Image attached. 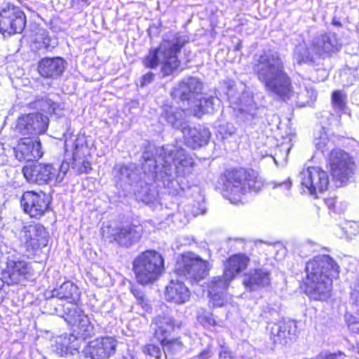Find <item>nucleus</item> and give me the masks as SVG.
Returning a JSON list of instances; mask_svg holds the SVG:
<instances>
[{
  "label": "nucleus",
  "instance_id": "8fccbe9b",
  "mask_svg": "<svg viewBox=\"0 0 359 359\" xmlns=\"http://www.w3.org/2000/svg\"><path fill=\"white\" fill-rule=\"evenodd\" d=\"M154 76L155 75L152 72L145 74L142 78L141 86H144L150 83L154 80Z\"/></svg>",
  "mask_w": 359,
  "mask_h": 359
},
{
  "label": "nucleus",
  "instance_id": "79ce46f5",
  "mask_svg": "<svg viewBox=\"0 0 359 359\" xmlns=\"http://www.w3.org/2000/svg\"><path fill=\"white\" fill-rule=\"evenodd\" d=\"M332 103L337 112H343L346 108V97L341 91L336 90L332 95Z\"/></svg>",
  "mask_w": 359,
  "mask_h": 359
},
{
  "label": "nucleus",
  "instance_id": "39448f33",
  "mask_svg": "<svg viewBox=\"0 0 359 359\" xmlns=\"http://www.w3.org/2000/svg\"><path fill=\"white\" fill-rule=\"evenodd\" d=\"M133 267L137 283L147 285L159 278L164 269V259L159 252L146 250L135 259Z\"/></svg>",
  "mask_w": 359,
  "mask_h": 359
},
{
  "label": "nucleus",
  "instance_id": "6ab92c4d",
  "mask_svg": "<svg viewBox=\"0 0 359 359\" xmlns=\"http://www.w3.org/2000/svg\"><path fill=\"white\" fill-rule=\"evenodd\" d=\"M16 159L19 161H36L43 156L41 144L38 137H23L13 147Z\"/></svg>",
  "mask_w": 359,
  "mask_h": 359
},
{
  "label": "nucleus",
  "instance_id": "a878e982",
  "mask_svg": "<svg viewBox=\"0 0 359 359\" xmlns=\"http://www.w3.org/2000/svg\"><path fill=\"white\" fill-rule=\"evenodd\" d=\"M250 259L244 254L231 256L225 263L224 273L220 277L230 283L236 275L247 268Z\"/></svg>",
  "mask_w": 359,
  "mask_h": 359
},
{
  "label": "nucleus",
  "instance_id": "ea45409f",
  "mask_svg": "<svg viewBox=\"0 0 359 359\" xmlns=\"http://www.w3.org/2000/svg\"><path fill=\"white\" fill-rule=\"evenodd\" d=\"M199 104L198 107L199 110L203 114H210L212 113L216 106L219 104V100L217 97L210 96L206 98L199 99Z\"/></svg>",
  "mask_w": 359,
  "mask_h": 359
},
{
  "label": "nucleus",
  "instance_id": "58836bf2",
  "mask_svg": "<svg viewBox=\"0 0 359 359\" xmlns=\"http://www.w3.org/2000/svg\"><path fill=\"white\" fill-rule=\"evenodd\" d=\"M161 172L165 175L163 177V183L164 187L168 189L169 194H177L180 184L178 182L174 179L173 173L175 172L173 171L165 170V168H162Z\"/></svg>",
  "mask_w": 359,
  "mask_h": 359
},
{
  "label": "nucleus",
  "instance_id": "bb28decb",
  "mask_svg": "<svg viewBox=\"0 0 359 359\" xmlns=\"http://www.w3.org/2000/svg\"><path fill=\"white\" fill-rule=\"evenodd\" d=\"M229 283L220 276L214 277L209 285L210 302L213 306H222L227 302L226 290Z\"/></svg>",
  "mask_w": 359,
  "mask_h": 359
},
{
  "label": "nucleus",
  "instance_id": "338daca9",
  "mask_svg": "<svg viewBox=\"0 0 359 359\" xmlns=\"http://www.w3.org/2000/svg\"><path fill=\"white\" fill-rule=\"evenodd\" d=\"M3 284H4V281L1 278H0V290L1 289V287L3 286Z\"/></svg>",
  "mask_w": 359,
  "mask_h": 359
},
{
  "label": "nucleus",
  "instance_id": "de8ad7c7",
  "mask_svg": "<svg viewBox=\"0 0 359 359\" xmlns=\"http://www.w3.org/2000/svg\"><path fill=\"white\" fill-rule=\"evenodd\" d=\"M131 293L136 299V302L146 297L144 291L136 286H133L130 289Z\"/></svg>",
  "mask_w": 359,
  "mask_h": 359
},
{
  "label": "nucleus",
  "instance_id": "9d476101",
  "mask_svg": "<svg viewBox=\"0 0 359 359\" xmlns=\"http://www.w3.org/2000/svg\"><path fill=\"white\" fill-rule=\"evenodd\" d=\"M26 22L25 14L20 7L8 4L0 12V32L4 35L20 34Z\"/></svg>",
  "mask_w": 359,
  "mask_h": 359
},
{
  "label": "nucleus",
  "instance_id": "ddd939ff",
  "mask_svg": "<svg viewBox=\"0 0 359 359\" xmlns=\"http://www.w3.org/2000/svg\"><path fill=\"white\" fill-rule=\"evenodd\" d=\"M50 203V196L43 191H26L20 199V205L24 212L34 218L42 217L48 210Z\"/></svg>",
  "mask_w": 359,
  "mask_h": 359
},
{
  "label": "nucleus",
  "instance_id": "f704fd0d",
  "mask_svg": "<svg viewBox=\"0 0 359 359\" xmlns=\"http://www.w3.org/2000/svg\"><path fill=\"white\" fill-rule=\"evenodd\" d=\"M316 55L311 50V46L308 48L305 45L300 44L295 47L294 51V60L299 65L313 63L315 61Z\"/></svg>",
  "mask_w": 359,
  "mask_h": 359
},
{
  "label": "nucleus",
  "instance_id": "f3484780",
  "mask_svg": "<svg viewBox=\"0 0 359 359\" xmlns=\"http://www.w3.org/2000/svg\"><path fill=\"white\" fill-rule=\"evenodd\" d=\"M117 341L111 337L97 338L88 343L83 352L86 358L106 359L116 352Z\"/></svg>",
  "mask_w": 359,
  "mask_h": 359
},
{
  "label": "nucleus",
  "instance_id": "f8f14e48",
  "mask_svg": "<svg viewBox=\"0 0 359 359\" xmlns=\"http://www.w3.org/2000/svg\"><path fill=\"white\" fill-rule=\"evenodd\" d=\"M300 183L304 192L316 195L327 189L328 175L318 167H309L299 174Z\"/></svg>",
  "mask_w": 359,
  "mask_h": 359
},
{
  "label": "nucleus",
  "instance_id": "49530a36",
  "mask_svg": "<svg viewBox=\"0 0 359 359\" xmlns=\"http://www.w3.org/2000/svg\"><path fill=\"white\" fill-rule=\"evenodd\" d=\"M69 168V163L62 162L60 165L55 166V169L56 170L55 177H57V183L61 182L67 172Z\"/></svg>",
  "mask_w": 359,
  "mask_h": 359
},
{
  "label": "nucleus",
  "instance_id": "052dcab7",
  "mask_svg": "<svg viewBox=\"0 0 359 359\" xmlns=\"http://www.w3.org/2000/svg\"><path fill=\"white\" fill-rule=\"evenodd\" d=\"M152 199V197H150L149 196H146L144 198H141V200L146 202H150Z\"/></svg>",
  "mask_w": 359,
  "mask_h": 359
},
{
  "label": "nucleus",
  "instance_id": "e2e57ef3",
  "mask_svg": "<svg viewBox=\"0 0 359 359\" xmlns=\"http://www.w3.org/2000/svg\"><path fill=\"white\" fill-rule=\"evenodd\" d=\"M148 190L149 188L147 186H145V187L142 189V195H145Z\"/></svg>",
  "mask_w": 359,
  "mask_h": 359
},
{
  "label": "nucleus",
  "instance_id": "f257e3e1",
  "mask_svg": "<svg viewBox=\"0 0 359 359\" xmlns=\"http://www.w3.org/2000/svg\"><path fill=\"white\" fill-rule=\"evenodd\" d=\"M253 71L266 90L283 100H292L297 106L310 105L317 98V92L311 85L299 87V91L292 90L291 80L285 71L283 56L276 50H264L254 59Z\"/></svg>",
  "mask_w": 359,
  "mask_h": 359
},
{
  "label": "nucleus",
  "instance_id": "69168bd1",
  "mask_svg": "<svg viewBox=\"0 0 359 359\" xmlns=\"http://www.w3.org/2000/svg\"><path fill=\"white\" fill-rule=\"evenodd\" d=\"M252 110V109H250V110H249V112L250 113L251 116H252V117H254V116H255V113L254 111H251ZM253 110H254V111H255V110H256V109H254Z\"/></svg>",
  "mask_w": 359,
  "mask_h": 359
},
{
  "label": "nucleus",
  "instance_id": "b1692460",
  "mask_svg": "<svg viewBox=\"0 0 359 359\" xmlns=\"http://www.w3.org/2000/svg\"><path fill=\"white\" fill-rule=\"evenodd\" d=\"M161 118L165 121L173 128L186 133L189 116L184 110L172 107H165L161 114Z\"/></svg>",
  "mask_w": 359,
  "mask_h": 359
},
{
  "label": "nucleus",
  "instance_id": "e433bc0d",
  "mask_svg": "<svg viewBox=\"0 0 359 359\" xmlns=\"http://www.w3.org/2000/svg\"><path fill=\"white\" fill-rule=\"evenodd\" d=\"M163 346L165 358L168 356L172 357L180 353L184 348L182 342L179 339H167L159 341Z\"/></svg>",
  "mask_w": 359,
  "mask_h": 359
},
{
  "label": "nucleus",
  "instance_id": "09e8293b",
  "mask_svg": "<svg viewBox=\"0 0 359 359\" xmlns=\"http://www.w3.org/2000/svg\"><path fill=\"white\" fill-rule=\"evenodd\" d=\"M137 305L140 306L142 309V310L145 312L149 313V312L151 311V306L149 301L147 298V297L142 299L141 300L137 301Z\"/></svg>",
  "mask_w": 359,
  "mask_h": 359
},
{
  "label": "nucleus",
  "instance_id": "864d4df0",
  "mask_svg": "<svg viewBox=\"0 0 359 359\" xmlns=\"http://www.w3.org/2000/svg\"><path fill=\"white\" fill-rule=\"evenodd\" d=\"M348 329L355 333L359 332V322L353 321L351 322L350 320L348 321Z\"/></svg>",
  "mask_w": 359,
  "mask_h": 359
},
{
  "label": "nucleus",
  "instance_id": "6e6d98bb",
  "mask_svg": "<svg viewBox=\"0 0 359 359\" xmlns=\"http://www.w3.org/2000/svg\"><path fill=\"white\" fill-rule=\"evenodd\" d=\"M220 358H233L232 353L227 351L224 350L219 353Z\"/></svg>",
  "mask_w": 359,
  "mask_h": 359
},
{
  "label": "nucleus",
  "instance_id": "2eb2a0df",
  "mask_svg": "<svg viewBox=\"0 0 359 359\" xmlns=\"http://www.w3.org/2000/svg\"><path fill=\"white\" fill-rule=\"evenodd\" d=\"M22 172L27 180L31 183L39 185L57 183L56 170L51 163H36L26 165L22 168Z\"/></svg>",
  "mask_w": 359,
  "mask_h": 359
},
{
  "label": "nucleus",
  "instance_id": "cd10ccee",
  "mask_svg": "<svg viewBox=\"0 0 359 359\" xmlns=\"http://www.w3.org/2000/svg\"><path fill=\"white\" fill-rule=\"evenodd\" d=\"M187 146L197 149L207 144L210 137L208 129L199 126L197 128H190L189 125L186 129V133H183Z\"/></svg>",
  "mask_w": 359,
  "mask_h": 359
},
{
  "label": "nucleus",
  "instance_id": "a211bd4d",
  "mask_svg": "<svg viewBox=\"0 0 359 359\" xmlns=\"http://www.w3.org/2000/svg\"><path fill=\"white\" fill-rule=\"evenodd\" d=\"M203 86V83L196 77L184 78L170 95L175 100L194 102L201 96Z\"/></svg>",
  "mask_w": 359,
  "mask_h": 359
},
{
  "label": "nucleus",
  "instance_id": "72a5a7b5",
  "mask_svg": "<svg viewBox=\"0 0 359 359\" xmlns=\"http://www.w3.org/2000/svg\"><path fill=\"white\" fill-rule=\"evenodd\" d=\"M118 173L121 181L130 185L140 183V186L142 187V182L140 181L139 170L134 165L121 166Z\"/></svg>",
  "mask_w": 359,
  "mask_h": 359
},
{
  "label": "nucleus",
  "instance_id": "c03bdc74",
  "mask_svg": "<svg viewBox=\"0 0 359 359\" xmlns=\"http://www.w3.org/2000/svg\"><path fill=\"white\" fill-rule=\"evenodd\" d=\"M142 351L144 354L154 357L155 359H161V350L160 347L154 344H148L142 348Z\"/></svg>",
  "mask_w": 359,
  "mask_h": 359
},
{
  "label": "nucleus",
  "instance_id": "aec40b11",
  "mask_svg": "<svg viewBox=\"0 0 359 359\" xmlns=\"http://www.w3.org/2000/svg\"><path fill=\"white\" fill-rule=\"evenodd\" d=\"M341 45L335 34L328 33L317 36L311 43V50L316 57H327L338 51Z\"/></svg>",
  "mask_w": 359,
  "mask_h": 359
},
{
  "label": "nucleus",
  "instance_id": "dca6fc26",
  "mask_svg": "<svg viewBox=\"0 0 359 359\" xmlns=\"http://www.w3.org/2000/svg\"><path fill=\"white\" fill-rule=\"evenodd\" d=\"M142 227L133 224H123L116 228H109L107 237L110 242L130 247L140 241L142 237Z\"/></svg>",
  "mask_w": 359,
  "mask_h": 359
},
{
  "label": "nucleus",
  "instance_id": "5fc2aeb1",
  "mask_svg": "<svg viewBox=\"0 0 359 359\" xmlns=\"http://www.w3.org/2000/svg\"><path fill=\"white\" fill-rule=\"evenodd\" d=\"M267 309L269 310L268 311H264L263 313L262 314V316L266 319H269V316H273L277 313L276 311L273 309L267 307Z\"/></svg>",
  "mask_w": 359,
  "mask_h": 359
},
{
  "label": "nucleus",
  "instance_id": "9b49d317",
  "mask_svg": "<svg viewBox=\"0 0 359 359\" xmlns=\"http://www.w3.org/2000/svg\"><path fill=\"white\" fill-rule=\"evenodd\" d=\"M8 285L18 284L34 276L30 263L22 257L12 255L7 257L6 268L3 273Z\"/></svg>",
  "mask_w": 359,
  "mask_h": 359
},
{
  "label": "nucleus",
  "instance_id": "c9c22d12",
  "mask_svg": "<svg viewBox=\"0 0 359 359\" xmlns=\"http://www.w3.org/2000/svg\"><path fill=\"white\" fill-rule=\"evenodd\" d=\"M313 143L316 149L323 154L330 151V149L332 151L334 147L333 142L328 137L324 128H320L315 133Z\"/></svg>",
  "mask_w": 359,
  "mask_h": 359
},
{
  "label": "nucleus",
  "instance_id": "6e6552de",
  "mask_svg": "<svg viewBox=\"0 0 359 359\" xmlns=\"http://www.w3.org/2000/svg\"><path fill=\"white\" fill-rule=\"evenodd\" d=\"M211 267L212 265L208 261L193 252H188L183 255L177 262L175 271L180 276L198 282L208 275Z\"/></svg>",
  "mask_w": 359,
  "mask_h": 359
},
{
  "label": "nucleus",
  "instance_id": "774afa93",
  "mask_svg": "<svg viewBox=\"0 0 359 359\" xmlns=\"http://www.w3.org/2000/svg\"><path fill=\"white\" fill-rule=\"evenodd\" d=\"M80 149H81V150H83V149H84V150H87V147L86 146V147H83V146H81Z\"/></svg>",
  "mask_w": 359,
  "mask_h": 359
},
{
  "label": "nucleus",
  "instance_id": "423d86ee",
  "mask_svg": "<svg viewBox=\"0 0 359 359\" xmlns=\"http://www.w3.org/2000/svg\"><path fill=\"white\" fill-rule=\"evenodd\" d=\"M327 155L330 172L335 186L339 187L345 185L352 177L355 169L353 158L340 149H332Z\"/></svg>",
  "mask_w": 359,
  "mask_h": 359
},
{
  "label": "nucleus",
  "instance_id": "4c0bfd02",
  "mask_svg": "<svg viewBox=\"0 0 359 359\" xmlns=\"http://www.w3.org/2000/svg\"><path fill=\"white\" fill-rule=\"evenodd\" d=\"M79 150L78 144H76L73 153L72 168L79 174L88 173L92 169L91 163L87 158L79 157Z\"/></svg>",
  "mask_w": 359,
  "mask_h": 359
},
{
  "label": "nucleus",
  "instance_id": "412c9836",
  "mask_svg": "<svg viewBox=\"0 0 359 359\" xmlns=\"http://www.w3.org/2000/svg\"><path fill=\"white\" fill-rule=\"evenodd\" d=\"M155 327L154 335L158 341H163L170 336L175 328H180L182 325L180 321L176 320L169 313H161L156 316L153 320Z\"/></svg>",
  "mask_w": 359,
  "mask_h": 359
},
{
  "label": "nucleus",
  "instance_id": "c85d7f7f",
  "mask_svg": "<svg viewBox=\"0 0 359 359\" xmlns=\"http://www.w3.org/2000/svg\"><path fill=\"white\" fill-rule=\"evenodd\" d=\"M270 283V273L262 269H255L245 275L243 284L246 288L252 291L260 287L269 285Z\"/></svg>",
  "mask_w": 359,
  "mask_h": 359
},
{
  "label": "nucleus",
  "instance_id": "4d7b16f0",
  "mask_svg": "<svg viewBox=\"0 0 359 359\" xmlns=\"http://www.w3.org/2000/svg\"><path fill=\"white\" fill-rule=\"evenodd\" d=\"M45 297L47 300L52 302L55 298H56L55 295H53V290L47 291L45 292ZM51 304L52 302H50Z\"/></svg>",
  "mask_w": 359,
  "mask_h": 359
},
{
  "label": "nucleus",
  "instance_id": "5701e85b",
  "mask_svg": "<svg viewBox=\"0 0 359 359\" xmlns=\"http://www.w3.org/2000/svg\"><path fill=\"white\" fill-rule=\"evenodd\" d=\"M191 296L189 288L180 280H170L165 287V299L168 302L175 305L187 303Z\"/></svg>",
  "mask_w": 359,
  "mask_h": 359
},
{
  "label": "nucleus",
  "instance_id": "4468645a",
  "mask_svg": "<svg viewBox=\"0 0 359 359\" xmlns=\"http://www.w3.org/2000/svg\"><path fill=\"white\" fill-rule=\"evenodd\" d=\"M48 118L41 114H29L19 117L15 130L22 135L36 136L45 133Z\"/></svg>",
  "mask_w": 359,
  "mask_h": 359
},
{
  "label": "nucleus",
  "instance_id": "bf43d9fd",
  "mask_svg": "<svg viewBox=\"0 0 359 359\" xmlns=\"http://www.w3.org/2000/svg\"><path fill=\"white\" fill-rule=\"evenodd\" d=\"M326 203H327V205H328V207L330 208H331L334 206V204L336 203V199L335 198H329L327 200Z\"/></svg>",
  "mask_w": 359,
  "mask_h": 359
},
{
  "label": "nucleus",
  "instance_id": "13d9d810",
  "mask_svg": "<svg viewBox=\"0 0 359 359\" xmlns=\"http://www.w3.org/2000/svg\"><path fill=\"white\" fill-rule=\"evenodd\" d=\"M332 24L335 26V27H342V24L341 22L339 21V19H337L336 17H334L333 19H332Z\"/></svg>",
  "mask_w": 359,
  "mask_h": 359
},
{
  "label": "nucleus",
  "instance_id": "20e7f679",
  "mask_svg": "<svg viewBox=\"0 0 359 359\" xmlns=\"http://www.w3.org/2000/svg\"><path fill=\"white\" fill-rule=\"evenodd\" d=\"M224 191L231 203L240 202L248 192L259 191L263 187V181L253 170L243 168L226 171L224 175Z\"/></svg>",
  "mask_w": 359,
  "mask_h": 359
},
{
  "label": "nucleus",
  "instance_id": "7c9ffc66",
  "mask_svg": "<svg viewBox=\"0 0 359 359\" xmlns=\"http://www.w3.org/2000/svg\"><path fill=\"white\" fill-rule=\"evenodd\" d=\"M76 301L67 302L54 309L57 315L62 316L71 324H76L77 320L82 316L83 311L76 304Z\"/></svg>",
  "mask_w": 359,
  "mask_h": 359
},
{
  "label": "nucleus",
  "instance_id": "a19ab883",
  "mask_svg": "<svg viewBox=\"0 0 359 359\" xmlns=\"http://www.w3.org/2000/svg\"><path fill=\"white\" fill-rule=\"evenodd\" d=\"M76 324L79 332L84 338L91 336L93 333V325L88 316L83 314L82 316L77 320Z\"/></svg>",
  "mask_w": 359,
  "mask_h": 359
},
{
  "label": "nucleus",
  "instance_id": "473e14b6",
  "mask_svg": "<svg viewBox=\"0 0 359 359\" xmlns=\"http://www.w3.org/2000/svg\"><path fill=\"white\" fill-rule=\"evenodd\" d=\"M72 338H73L74 340L76 339L73 335L56 337L52 344L53 351L60 355L69 353L74 355V351H77V348L71 343Z\"/></svg>",
  "mask_w": 359,
  "mask_h": 359
},
{
  "label": "nucleus",
  "instance_id": "a18cd8bd",
  "mask_svg": "<svg viewBox=\"0 0 359 359\" xmlns=\"http://www.w3.org/2000/svg\"><path fill=\"white\" fill-rule=\"evenodd\" d=\"M312 359H346V355L341 351L332 353L328 351L320 352Z\"/></svg>",
  "mask_w": 359,
  "mask_h": 359
},
{
  "label": "nucleus",
  "instance_id": "680f3d73",
  "mask_svg": "<svg viewBox=\"0 0 359 359\" xmlns=\"http://www.w3.org/2000/svg\"><path fill=\"white\" fill-rule=\"evenodd\" d=\"M235 133V128L233 126H231L230 128L229 129V135H232Z\"/></svg>",
  "mask_w": 359,
  "mask_h": 359
},
{
  "label": "nucleus",
  "instance_id": "603ef678",
  "mask_svg": "<svg viewBox=\"0 0 359 359\" xmlns=\"http://www.w3.org/2000/svg\"><path fill=\"white\" fill-rule=\"evenodd\" d=\"M292 182L288 178L286 181H283L280 183H276L273 186V188H278V187H283L285 190H289L291 187Z\"/></svg>",
  "mask_w": 359,
  "mask_h": 359
},
{
  "label": "nucleus",
  "instance_id": "0e129e2a",
  "mask_svg": "<svg viewBox=\"0 0 359 359\" xmlns=\"http://www.w3.org/2000/svg\"><path fill=\"white\" fill-rule=\"evenodd\" d=\"M57 106V104L55 102H53V104L50 105V107L53 109V112H55V110Z\"/></svg>",
  "mask_w": 359,
  "mask_h": 359
},
{
  "label": "nucleus",
  "instance_id": "1a4fd4ad",
  "mask_svg": "<svg viewBox=\"0 0 359 359\" xmlns=\"http://www.w3.org/2000/svg\"><path fill=\"white\" fill-rule=\"evenodd\" d=\"M20 237L27 256H34L48 243V233L40 224L25 225L20 231Z\"/></svg>",
  "mask_w": 359,
  "mask_h": 359
},
{
  "label": "nucleus",
  "instance_id": "7ed1b4c3",
  "mask_svg": "<svg viewBox=\"0 0 359 359\" xmlns=\"http://www.w3.org/2000/svg\"><path fill=\"white\" fill-rule=\"evenodd\" d=\"M189 41L187 35L179 32L163 39L157 47L149 49L142 60L144 66L149 69L161 66L163 77L172 75L180 66L178 55Z\"/></svg>",
  "mask_w": 359,
  "mask_h": 359
},
{
  "label": "nucleus",
  "instance_id": "4be33fe9",
  "mask_svg": "<svg viewBox=\"0 0 359 359\" xmlns=\"http://www.w3.org/2000/svg\"><path fill=\"white\" fill-rule=\"evenodd\" d=\"M270 338L274 344H285L287 339L295 336L297 327L293 321H280L276 323H269Z\"/></svg>",
  "mask_w": 359,
  "mask_h": 359
},
{
  "label": "nucleus",
  "instance_id": "f03ea898",
  "mask_svg": "<svg viewBox=\"0 0 359 359\" xmlns=\"http://www.w3.org/2000/svg\"><path fill=\"white\" fill-rule=\"evenodd\" d=\"M306 273L305 293L314 300L327 299L332 280L339 276L337 263L329 255H318L306 263Z\"/></svg>",
  "mask_w": 359,
  "mask_h": 359
},
{
  "label": "nucleus",
  "instance_id": "3c124183",
  "mask_svg": "<svg viewBox=\"0 0 359 359\" xmlns=\"http://www.w3.org/2000/svg\"><path fill=\"white\" fill-rule=\"evenodd\" d=\"M212 355L210 349L206 348L202 351L198 355L193 358V359H209Z\"/></svg>",
  "mask_w": 359,
  "mask_h": 359
},
{
  "label": "nucleus",
  "instance_id": "37998d69",
  "mask_svg": "<svg viewBox=\"0 0 359 359\" xmlns=\"http://www.w3.org/2000/svg\"><path fill=\"white\" fill-rule=\"evenodd\" d=\"M198 321L204 327H211L216 324L215 320L211 313L203 309H200L197 312Z\"/></svg>",
  "mask_w": 359,
  "mask_h": 359
},
{
  "label": "nucleus",
  "instance_id": "2f4dec72",
  "mask_svg": "<svg viewBox=\"0 0 359 359\" xmlns=\"http://www.w3.org/2000/svg\"><path fill=\"white\" fill-rule=\"evenodd\" d=\"M53 295L60 300L77 301L79 296L78 287L71 281L63 283L59 287L53 290Z\"/></svg>",
  "mask_w": 359,
  "mask_h": 359
},
{
  "label": "nucleus",
  "instance_id": "393cba45",
  "mask_svg": "<svg viewBox=\"0 0 359 359\" xmlns=\"http://www.w3.org/2000/svg\"><path fill=\"white\" fill-rule=\"evenodd\" d=\"M65 69V61L60 57H44L38 64V72L44 78L56 79Z\"/></svg>",
  "mask_w": 359,
  "mask_h": 359
},
{
  "label": "nucleus",
  "instance_id": "c756f323",
  "mask_svg": "<svg viewBox=\"0 0 359 359\" xmlns=\"http://www.w3.org/2000/svg\"><path fill=\"white\" fill-rule=\"evenodd\" d=\"M162 147L155 148L153 146H149L142 154V158L144 161L143 168L146 169L148 165L149 172H156V168L161 166V168H165V161H164L165 154L160 155V149Z\"/></svg>",
  "mask_w": 359,
  "mask_h": 359
},
{
  "label": "nucleus",
  "instance_id": "0eeeda50",
  "mask_svg": "<svg viewBox=\"0 0 359 359\" xmlns=\"http://www.w3.org/2000/svg\"><path fill=\"white\" fill-rule=\"evenodd\" d=\"M160 155L165 154V170L173 171L177 176L185 177L192 172L194 162L185 150L175 145L163 146Z\"/></svg>",
  "mask_w": 359,
  "mask_h": 359
}]
</instances>
